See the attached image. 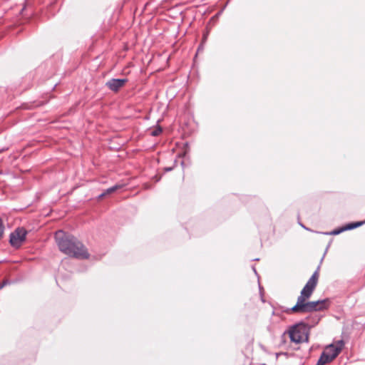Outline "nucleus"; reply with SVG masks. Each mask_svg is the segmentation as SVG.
<instances>
[{
    "instance_id": "1",
    "label": "nucleus",
    "mask_w": 365,
    "mask_h": 365,
    "mask_svg": "<svg viewBox=\"0 0 365 365\" xmlns=\"http://www.w3.org/2000/svg\"><path fill=\"white\" fill-rule=\"evenodd\" d=\"M319 277V272L317 270L301 291L300 295L297 298V304L290 309V312L296 313H306L314 311H321L328 307V300L327 299L316 302L307 301L312 296L317 285Z\"/></svg>"
},
{
    "instance_id": "2",
    "label": "nucleus",
    "mask_w": 365,
    "mask_h": 365,
    "mask_svg": "<svg viewBox=\"0 0 365 365\" xmlns=\"http://www.w3.org/2000/svg\"><path fill=\"white\" fill-rule=\"evenodd\" d=\"M55 238L60 250L64 254L79 259H85L88 257L84 246L63 230L57 231Z\"/></svg>"
},
{
    "instance_id": "3",
    "label": "nucleus",
    "mask_w": 365,
    "mask_h": 365,
    "mask_svg": "<svg viewBox=\"0 0 365 365\" xmlns=\"http://www.w3.org/2000/svg\"><path fill=\"white\" fill-rule=\"evenodd\" d=\"M287 334L291 341L299 344L308 341L309 328L306 324L300 322L290 327Z\"/></svg>"
},
{
    "instance_id": "4",
    "label": "nucleus",
    "mask_w": 365,
    "mask_h": 365,
    "mask_svg": "<svg viewBox=\"0 0 365 365\" xmlns=\"http://www.w3.org/2000/svg\"><path fill=\"white\" fill-rule=\"evenodd\" d=\"M344 345L342 340L328 345L322 352L317 365H324L333 361L339 354Z\"/></svg>"
},
{
    "instance_id": "5",
    "label": "nucleus",
    "mask_w": 365,
    "mask_h": 365,
    "mask_svg": "<svg viewBox=\"0 0 365 365\" xmlns=\"http://www.w3.org/2000/svg\"><path fill=\"white\" fill-rule=\"evenodd\" d=\"M27 235L26 230L23 227L16 228L10 235V243L12 247L19 248L25 242Z\"/></svg>"
},
{
    "instance_id": "6",
    "label": "nucleus",
    "mask_w": 365,
    "mask_h": 365,
    "mask_svg": "<svg viewBox=\"0 0 365 365\" xmlns=\"http://www.w3.org/2000/svg\"><path fill=\"white\" fill-rule=\"evenodd\" d=\"M126 81H127L126 79L113 78V79H111L109 81H108L106 85L110 90H112L113 91H118V89H120L121 87H123L125 85Z\"/></svg>"
},
{
    "instance_id": "7",
    "label": "nucleus",
    "mask_w": 365,
    "mask_h": 365,
    "mask_svg": "<svg viewBox=\"0 0 365 365\" xmlns=\"http://www.w3.org/2000/svg\"><path fill=\"white\" fill-rule=\"evenodd\" d=\"M121 186L120 185H115L112 187H110L108 188L105 193L102 194L100 197H103V195H105L106 194H110V193H112L113 192H115V190H117L118 189H119Z\"/></svg>"
},
{
    "instance_id": "8",
    "label": "nucleus",
    "mask_w": 365,
    "mask_h": 365,
    "mask_svg": "<svg viewBox=\"0 0 365 365\" xmlns=\"http://www.w3.org/2000/svg\"><path fill=\"white\" fill-rule=\"evenodd\" d=\"M121 186L120 185H115L112 187H110L108 188L105 193L102 194L100 197H103V195H105L106 194H110V193H112L113 192H115V190H117L118 189H119Z\"/></svg>"
},
{
    "instance_id": "9",
    "label": "nucleus",
    "mask_w": 365,
    "mask_h": 365,
    "mask_svg": "<svg viewBox=\"0 0 365 365\" xmlns=\"http://www.w3.org/2000/svg\"><path fill=\"white\" fill-rule=\"evenodd\" d=\"M161 132H162L161 128L158 127L151 131V135L153 136H157V135H160L161 133Z\"/></svg>"
},
{
    "instance_id": "10",
    "label": "nucleus",
    "mask_w": 365,
    "mask_h": 365,
    "mask_svg": "<svg viewBox=\"0 0 365 365\" xmlns=\"http://www.w3.org/2000/svg\"><path fill=\"white\" fill-rule=\"evenodd\" d=\"M3 232H4V226L2 224V220L0 218V238L1 237V236L3 235Z\"/></svg>"
},
{
    "instance_id": "11",
    "label": "nucleus",
    "mask_w": 365,
    "mask_h": 365,
    "mask_svg": "<svg viewBox=\"0 0 365 365\" xmlns=\"http://www.w3.org/2000/svg\"><path fill=\"white\" fill-rule=\"evenodd\" d=\"M364 222H357L356 225H351V226H349V228H354V227H356L358 226H360L363 224Z\"/></svg>"
},
{
    "instance_id": "12",
    "label": "nucleus",
    "mask_w": 365,
    "mask_h": 365,
    "mask_svg": "<svg viewBox=\"0 0 365 365\" xmlns=\"http://www.w3.org/2000/svg\"><path fill=\"white\" fill-rule=\"evenodd\" d=\"M4 283L0 284V289L4 287Z\"/></svg>"
},
{
    "instance_id": "13",
    "label": "nucleus",
    "mask_w": 365,
    "mask_h": 365,
    "mask_svg": "<svg viewBox=\"0 0 365 365\" xmlns=\"http://www.w3.org/2000/svg\"><path fill=\"white\" fill-rule=\"evenodd\" d=\"M334 234H339V232H334Z\"/></svg>"
}]
</instances>
